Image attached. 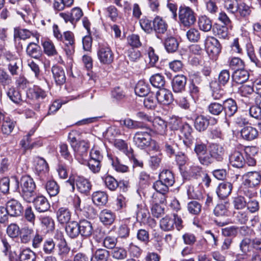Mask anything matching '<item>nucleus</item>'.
<instances>
[{
  "instance_id": "obj_1",
  "label": "nucleus",
  "mask_w": 261,
  "mask_h": 261,
  "mask_svg": "<svg viewBox=\"0 0 261 261\" xmlns=\"http://www.w3.org/2000/svg\"><path fill=\"white\" fill-rule=\"evenodd\" d=\"M17 188L20 196L28 203H31L37 195L36 186L33 178L30 175H23L19 181L15 178Z\"/></svg>"
},
{
  "instance_id": "obj_2",
  "label": "nucleus",
  "mask_w": 261,
  "mask_h": 261,
  "mask_svg": "<svg viewBox=\"0 0 261 261\" xmlns=\"http://www.w3.org/2000/svg\"><path fill=\"white\" fill-rule=\"evenodd\" d=\"M172 100V94L169 90L162 89L155 92L148 89V109L154 110L158 101L164 105H168Z\"/></svg>"
},
{
  "instance_id": "obj_3",
  "label": "nucleus",
  "mask_w": 261,
  "mask_h": 261,
  "mask_svg": "<svg viewBox=\"0 0 261 261\" xmlns=\"http://www.w3.org/2000/svg\"><path fill=\"white\" fill-rule=\"evenodd\" d=\"M178 18L181 24L186 27H190L196 22V14L189 7L180 6L178 11Z\"/></svg>"
},
{
  "instance_id": "obj_4",
  "label": "nucleus",
  "mask_w": 261,
  "mask_h": 261,
  "mask_svg": "<svg viewBox=\"0 0 261 261\" xmlns=\"http://www.w3.org/2000/svg\"><path fill=\"white\" fill-rule=\"evenodd\" d=\"M183 221L177 214H174L173 217L166 216L160 221V227L164 231H170L175 226L177 230L179 231L183 228Z\"/></svg>"
},
{
  "instance_id": "obj_5",
  "label": "nucleus",
  "mask_w": 261,
  "mask_h": 261,
  "mask_svg": "<svg viewBox=\"0 0 261 261\" xmlns=\"http://www.w3.org/2000/svg\"><path fill=\"white\" fill-rule=\"evenodd\" d=\"M97 56L102 64L110 65L114 60V54L107 44L99 43L97 50Z\"/></svg>"
},
{
  "instance_id": "obj_6",
  "label": "nucleus",
  "mask_w": 261,
  "mask_h": 261,
  "mask_svg": "<svg viewBox=\"0 0 261 261\" xmlns=\"http://www.w3.org/2000/svg\"><path fill=\"white\" fill-rule=\"evenodd\" d=\"M225 149L218 144L213 143L210 145L206 166H208L213 163L214 160L218 162H222L224 159Z\"/></svg>"
},
{
  "instance_id": "obj_7",
  "label": "nucleus",
  "mask_w": 261,
  "mask_h": 261,
  "mask_svg": "<svg viewBox=\"0 0 261 261\" xmlns=\"http://www.w3.org/2000/svg\"><path fill=\"white\" fill-rule=\"evenodd\" d=\"M90 147L89 143L85 140H82L72 148L75 153L76 159L80 163L85 164L87 163L88 151Z\"/></svg>"
},
{
  "instance_id": "obj_8",
  "label": "nucleus",
  "mask_w": 261,
  "mask_h": 261,
  "mask_svg": "<svg viewBox=\"0 0 261 261\" xmlns=\"http://www.w3.org/2000/svg\"><path fill=\"white\" fill-rule=\"evenodd\" d=\"M67 182L70 184L73 189L75 184L77 190L82 193H87L91 188V185L88 179L77 175L70 177Z\"/></svg>"
},
{
  "instance_id": "obj_9",
  "label": "nucleus",
  "mask_w": 261,
  "mask_h": 261,
  "mask_svg": "<svg viewBox=\"0 0 261 261\" xmlns=\"http://www.w3.org/2000/svg\"><path fill=\"white\" fill-rule=\"evenodd\" d=\"M167 23L162 18L156 16L152 21L148 23V33L154 31L157 34H164L168 31Z\"/></svg>"
},
{
  "instance_id": "obj_10",
  "label": "nucleus",
  "mask_w": 261,
  "mask_h": 261,
  "mask_svg": "<svg viewBox=\"0 0 261 261\" xmlns=\"http://www.w3.org/2000/svg\"><path fill=\"white\" fill-rule=\"evenodd\" d=\"M15 126V122L8 117L2 110H0V129L5 135H9Z\"/></svg>"
},
{
  "instance_id": "obj_11",
  "label": "nucleus",
  "mask_w": 261,
  "mask_h": 261,
  "mask_svg": "<svg viewBox=\"0 0 261 261\" xmlns=\"http://www.w3.org/2000/svg\"><path fill=\"white\" fill-rule=\"evenodd\" d=\"M166 128V123L160 117H155L152 118L151 115L148 116V129L159 134H163Z\"/></svg>"
},
{
  "instance_id": "obj_12",
  "label": "nucleus",
  "mask_w": 261,
  "mask_h": 261,
  "mask_svg": "<svg viewBox=\"0 0 261 261\" xmlns=\"http://www.w3.org/2000/svg\"><path fill=\"white\" fill-rule=\"evenodd\" d=\"M243 185L250 188H255L261 182V175L256 171L248 172L243 176Z\"/></svg>"
},
{
  "instance_id": "obj_13",
  "label": "nucleus",
  "mask_w": 261,
  "mask_h": 261,
  "mask_svg": "<svg viewBox=\"0 0 261 261\" xmlns=\"http://www.w3.org/2000/svg\"><path fill=\"white\" fill-rule=\"evenodd\" d=\"M194 151L196 154L200 163L206 166L208 154L207 145L200 140H197L195 144Z\"/></svg>"
},
{
  "instance_id": "obj_14",
  "label": "nucleus",
  "mask_w": 261,
  "mask_h": 261,
  "mask_svg": "<svg viewBox=\"0 0 261 261\" xmlns=\"http://www.w3.org/2000/svg\"><path fill=\"white\" fill-rule=\"evenodd\" d=\"M5 58L8 62V69L11 75H18L20 71V60L17 56L10 53H7L5 54Z\"/></svg>"
},
{
  "instance_id": "obj_15",
  "label": "nucleus",
  "mask_w": 261,
  "mask_h": 261,
  "mask_svg": "<svg viewBox=\"0 0 261 261\" xmlns=\"http://www.w3.org/2000/svg\"><path fill=\"white\" fill-rule=\"evenodd\" d=\"M9 215L11 217L20 216L23 213V207L21 203L15 199H11L6 203V207Z\"/></svg>"
},
{
  "instance_id": "obj_16",
  "label": "nucleus",
  "mask_w": 261,
  "mask_h": 261,
  "mask_svg": "<svg viewBox=\"0 0 261 261\" xmlns=\"http://www.w3.org/2000/svg\"><path fill=\"white\" fill-rule=\"evenodd\" d=\"M205 46L207 52L214 57L221 52V46L219 41L214 37L208 36L205 40Z\"/></svg>"
},
{
  "instance_id": "obj_17",
  "label": "nucleus",
  "mask_w": 261,
  "mask_h": 261,
  "mask_svg": "<svg viewBox=\"0 0 261 261\" xmlns=\"http://www.w3.org/2000/svg\"><path fill=\"white\" fill-rule=\"evenodd\" d=\"M32 202L34 203L36 210L39 213L46 212L50 207L48 200L42 195L38 196L37 195Z\"/></svg>"
},
{
  "instance_id": "obj_18",
  "label": "nucleus",
  "mask_w": 261,
  "mask_h": 261,
  "mask_svg": "<svg viewBox=\"0 0 261 261\" xmlns=\"http://www.w3.org/2000/svg\"><path fill=\"white\" fill-rule=\"evenodd\" d=\"M180 132L184 135L183 143L188 147H191L194 143V138L192 135L193 128L188 123H185L180 128Z\"/></svg>"
},
{
  "instance_id": "obj_19",
  "label": "nucleus",
  "mask_w": 261,
  "mask_h": 261,
  "mask_svg": "<svg viewBox=\"0 0 261 261\" xmlns=\"http://www.w3.org/2000/svg\"><path fill=\"white\" fill-rule=\"evenodd\" d=\"M187 77L182 74L175 76L172 81V89L174 92H182L185 90Z\"/></svg>"
},
{
  "instance_id": "obj_20",
  "label": "nucleus",
  "mask_w": 261,
  "mask_h": 261,
  "mask_svg": "<svg viewBox=\"0 0 261 261\" xmlns=\"http://www.w3.org/2000/svg\"><path fill=\"white\" fill-rule=\"evenodd\" d=\"M232 189V184L230 182L224 181L219 185L216 193L220 198L224 199L231 194Z\"/></svg>"
},
{
  "instance_id": "obj_21",
  "label": "nucleus",
  "mask_w": 261,
  "mask_h": 261,
  "mask_svg": "<svg viewBox=\"0 0 261 261\" xmlns=\"http://www.w3.org/2000/svg\"><path fill=\"white\" fill-rule=\"evenodd\" d=\"M60 239L59 240V242L57 243V248H58V255L59 257L62 259L66 258L67 257L70 248L68 246V244L65 240V239L63 237L62 235L61 234L60 236Z\"/></svg>"
},
{
  "instance_id": "obj_22",
  "label": "nucleus",
  "mask_w": 261,
  "mask_h": 261,
  "mask_svg": "<svg viewBox=\"0 0 261 261\" xmlns=\"http://www.w3.org/2000/svg\"><path fill=\"white\" fill-rule=\"evenodd\" d=\"M100 221L104 225H111L114 222L116 216L114 213L108 209H104L99 214Z\"/></svg>"
},
{
  "instance_id": "obj_23",
  "label": "nucleus",
  "mask_w": 261,
  "mask_h": 261,
  "mask_svg": "<svg viewBox=\"0 0 261 261\" xmlns=\"http://www.w3.org/2000/svg\"><path fill=\"white\" fill-rule=\"evenodd\" d=\"M58 221L62 224L69 223L71 217V212L65 207H60L56 212Z\"/></svg>"
},
{
  "instance_id": "obj_24",
  "label": "nucleus",
  "mask_w": 261,
  "mask_h": 261,
  "mask_svg": "<svg viewBox=\"0 0 261 261\" xmlns=\"http://www.w3.org/2000/svg\"><path fill=\"white\" fill-rule=\"evenodd\" d=\"M51 72L53 77L57 85H62L66 81V76L64 69L58 65L53 66Z\"/></svg>"
},
{
  "instance_id": "obj_25",
  "label": "nucleus",
  "mask_w": 261,
  "mask_h": 261,
  "mask_svg": "<svg viewBox=\"0 0 261 261\" xmlns=\"http://www.w3.org/2000/svg\"><path fill=\"white\" fill-rule=\"evenodd\" d=\"M28 96L30 98L40 102L45 98L47 94L44 90L36 86L29 89Z\"/></svg>"
},
{
  "instance_id": "obj_26",
  "label": "nucleus",
  "mask_w": 261,
  "mask_h": 261,
  "mask_svg": "<svg viewBox=\"0 0 261 261\" xmlns=\"http://www.w3.org/2000/svg\"><path fill=\"white\" fill-rule=\"evenodd\" d=\"M241 135L244 140L252 141L257 137L258 133L255 128L251 126H246L241 129Z\"/></svg>"
},
{
  "instance_id": "obj_27",
  "label": "nucleus",
  "mask_w": 261,
  "mask_h": 261,
  "mask_svg": "<svg viewBox=\"0 0 261 261\" xmlns=\"http://www.w3.org/2000/svg\"><path fill=\"white\" fill-rule=\"evenodd\" d=\"M79 223L80 234L85 237L91 236L93 232L92 223L86 219L81 220Z\"/></svg>"
},
{
  "instance_id": "obj_28",
  "label": "nucleus",
  "mask_w": 261,
  "mask_h": 261,
  "mask_svg": "<svg viewBox=\"0 0 261 261\" xmlns=\"http://www.w3.org/2000/svg\"><path fill=\"white\" fill-rule=\"evenodd\" d=\"M229 162L231 165L238 168H242L245 164V160L243 154L239 151H236L229 156Z\"/></svg>"
},
{
  "instance_id": "obj_29",
  "label": "nucleus",
  "mask_w": 261,
  "mask_h": 261,
  "mask_svg": "<svg viewBox=\"0 0 261 261\" xmlns=\"http://www.w3.org/2000/svg\"><path fill=\"white\" fill-rule=\"evenodd\" d=\"M224 111L226 116L231 117L237 111L238 107L234 100L228 98L223 102Z\"/></svg>"
},
{
  "instance_id": "obj_30",
  "label": "nucleus",
  "mask_w": 261,
  "mask_h": 261,
  "mask_svg": "<svg viewBox=\"0 0 261 261\" xmlns=\"http://www.w3.org/2000/svg\"><path fill=\"white\" fill-rule=\"evenodd\" d=\"M210 124V120L206 116L199 115L195 119L194 126L198 132L205 130Z\"/></svg>"
},
{
  "instance_id": "obj_31",
  "label": "nucleus",
  "mask_w": 261,
  "mask_h": 261,
  "mask_svg": "<svg viewBox=\"0 0 261 261\" xmlns=\"http://www.w3.org/2000/svg\"><path fill=\"white\" fill-rule=\"evenodd\" d=\"M249 76L248 72L243 68L236 69L232 76L233 81L238 84H243L246 82Z\"/></svg>"
},
{
  "instance_id": "obj_32",
  "label": "nucleus",
  "mask_w": 261,
  "mask_h": 261,
  "mask_svg": "<svg viewBox=\"0 0 261 261\" xmlns=\"http://www.w3.org/2000/svg\"><path fill=\"white\" fill-rule=\"evenodd\" d=\"M134 141L138 148L141 149H145L147 144V132H137L134 137Z\"/></svg>"
},
{
  "instance_id": "obj_33",
  "label": "nucleus",
  "mask_w": 261,
  "mask_h": 261,
  "mask_svg": "<svg viewBox=\"0 0 261 261\" xmlns=\"http://www.w3.org/2000/svg\"><path fill=\"white\" fill-rule=\"evenodd\" d=\"M159 178L163 183H166L169 187L173 186L175 178L173 173L169 170H163L159 175Z\"/></svg>"
},
{
  "instance_id": "obj_34",
  "label": "nucleus",
  "mask_w": 261,
  "mask_h": 261,
  "mask_svg": "<svg viewBox=\"0 0 261 261\" xmlns=\"http://www.w3.org/2000/svg\"><path fill=\"white\" fill-rule=\"evenodd\" d=\"M79 223L76 221H72L68 223L66 227V231L67 234L71 238H75L80 234L79 228Z\"/></svg>"
},
{
  "instance_id": "obj_35",
  "label": "nucleus",
  "mask_w": 261,
  "mask_h": 261,
  "mask_svg": "<svg viewBox=\"0 0 261 261\" xmlns=\"http://www.w3.org/2000/svg\"><path fill=\"white\" fill-rule=\"evenodd\" d=\"M213 32L214 34L219 38H228V30L226 25L215 24L213 27Z\"/></svg>"
},
{
  "instance_id": "obj_36",
  "label": "nucleus",
  "mask_w": 261,
  "mask_h": 261,
  "mask_svg": "<svg viewBox=\"0 0 261 261\" xmlns=\"http://www.w3.org/2000/svg\"><path fill=\"white\" fill-rule=\"evenodd\" d=\"M198 24L200 30L205 32L210 31L212 28V20L205 15L199 17Z\"/></svg>"
},
{
  "instance_id": "obj_37",
  "label": "nucleus",
  "mask_w": 261,
  "mask_h": 261,
  "mask_svg": "<svg viewBox=\"0 0 261 261\" xmlns=\"http://www.w3.org/2000/svg\"><path fill=\"white\" fill-rule=\"evenodd\" d=\"M92 200L97 205H104L108 202V195L103 191H97L92 194Z\"/></svg>"
},
{
  "instance_id": "obj_38",
  "label": "nucleus",
  "mask_w": 261,
  "mask_h": 261,
  "mask_svg": "<svg viewBox=\"0 0 261 261\" xmlns=\"http://www.w3.org/2000/svg\"><path fill=\"white\" fill-rule=\"evenodd\" d=\"M45 189L50 197L56 196L60 191L59 186L54 180H48L45 185Z\"/></svg>"
},
{
  "instance_id": "obj_39",
  "label": "nucleus",
  "mask_w": 261,
  "mask_h": 261,
  "mask_svg": "<svg viewBox=\"0 0 261 261\" xmlns=\"http://www.w3.org/2000/svg\"><path fill=\"white\" fill-rule=\"evenodd\" d=\"M178 42L176 38L173 37H167L164 41V46L168 53H174L178 48Z\"/></svg>"
},
{
  "instance_id": "obj_40",
  "label": "nucleus",
  "mask_w": 261,
  "mask_h": 261,
  "mask_svg": "<svg viewBox=\"0 0 261 261\" xmlns=\"http://www.w3.org/2000/svg\"><path fill=\"white\" fill-rule=\"evenodd\" d=\"M234 217L237 223L245 224L250 218V215L247 210H241L234 213Z\"/></svg>"
},
{
  "instance_id": "obj_41",
  "label": "nucleus",
  "mask_w": 261,
  "mask_h": 261,
  "mask_svg": "<svg viewBox=\"0 0 261 261\" xmlns=\"http://www.w3.org/2000/svg\"><path fill=\"white\" fill-rule=\"evenodd\" d=\"M35 170L38 174L47 172L48 166L46 161L42 158H37L35 160Z\"/></svg>"
},
{
  "instance_id": "obj_42",
  "label": "nucleus",
  "mask_w": 261,
  "mask_h": 261,
  "mask_svg": "<svg viewBox=\"0 0 261 261\" xmlns=\"http://www.w3.org/2000/svg\"><path fill=\"white\" fill-rule=\"evenodd\" d=\"M110 257V252L106 249L99 248L94 252L93 259L91 261L95 260L96 261H107Z\"/></svg>"
},
{
  "instance_id": "obj_43",
  "label": "nucleus",
  "mask_w": 261,
  "mask_h": 261,
  "mask_svg": "<svg viewBox=\"0 0 261 261\" xmlns=\"http://www.w3.org/2000/svg\"><path fill=\"white\" fill-rule=\"evenodd\" d=\"M34 230L32 228L25 227L22 229L20 236V242L23 244L30 243L32 238Z\"/></svg>"
},
{
  "instance_id": "obj_44",
  "label": "nucleus",
  "mask_w": 261,
  "mask_h": 261,
  "mask_svg": "<svg viewBox=\"0 0 261 261\" xmlns=\"http://www.w3.org/2000/svg\"><path fill=\"white\" fill-rule=\"evenodd\" d=\"M212 90V96L215 100H219L223 98L226 94V92L222 89L219 84L216 83L211 86Z\"/></svg>"
},
{
  "instance_id": "obj_45",
  "label": "nucleus",
  "mask_w": 261,
  "mask_h": 261,
  "mask_svg": "<svg viewBox=\"0 0 261 261\" xmlns=\"http://www.w3.org/2000/svg\"><path fill=\"white\" fill-rule=\"evenodd\" d=\"M7 94L10 99L15 103L19 104L22 101L19 91L14 87L9 88Z\"/></svg>"
},
{
  "instance_id": "obj_46",
  "label": "nucleus",
  "mask_w": 261,
  "mask_h": 261,
  "mask_svg": "<svg viewBox=\"0 0 261 261\" xmlns=\"http://www.w3.org/2000/svg\"><path fill=\"white\" fill-rule=\"evenodd\" d=\"M39 220L43 227H45L48 231H52L55 228V222L51 217L48 216H40Z\"/></svg>"
},
{
  "instance_id": "obj_47",
  "label": "nucleus",
  "mask_w": 261,
  "mask_h": 261,
  "mask_svg": "<svg viewBox=\"0 0 261 261\" xmlns=\"http://www.w3.org/2000/svg\"><path fill=\"white\" fill-rule=\"evenodd\" d=\"M151 84L154 87L160 88L165 85V81L163 75L159 73L152 75L149 79Z\"/></svg>"
},
{
  "instance_id": "obj_48",
  "label": "nucleus",
  "mask_w": 261,
  "mask_h": 261,
  "mask_svg": "<svg viewBox=\"0 0 261 261\" xmlns=\"http://www.w3.org/2000/svg\"><path fill=\"white\" fill-rule=\"evenodd\" d=\"M20 261H35V253L30 248L23 249L19 255Z\"/></svg>"
},
{
  "instance_id": "obj_49",
  "label": "nucleus",
  "mask_w": 261,
  "mask_h": 261,
  "mask_svg": "<svg viewBox=\"0 0 261 261\" xmlns=\"http://www.w3.org/2000/svg\"><path fill=\"white\" fill-rule=\"evenodd\" d=\"M136 94L139 97L147 96V85L144 80L138 82L135 88Z\"/></svg>"
},
{
  "instance_id": "obj_50",
  "label": "nucleus",
  "mask_w": 261,
  "mask_h": 261,
  "mask_svg": "<svg viewBox=\"0 0 261 261\" xmlns=\"http://www.w3.org/2000/svg\"><path fill=\"white\" fill-rule=\"evenodd\" d=\"M232 204L235 210H242L246 207L247 201L242 196H237L233 199Z\"/></svg>"
},
{
  "instance_id": "obj_51",
  "label": "nucleus",
  "mask_w": 261,
  "mask_h": 261,
  "mask_svg": "<svg viewBox=\"0 0 261 261\" xmlns=\"http://www.w3.org/2000/svg\"><path fill=\"white\" fill-rule=\"evenodd\" d=\"M56 243L53 239H48L44 241L43 244V251L46 254H53L55 250Z\"/></svg>"
},
{
  "instance_id": "obj_52",
  "label": "nucleus",
  "mask_w": 261,
  "mask_h": 261,
  "mask_svg": "<svg viewBox=\"0 0 261 261\" xmlns=\"http://www.w3.org/2000/svg\"><path fill=\"white\" fill-rule=\"evenodd\" d=\"M208 112L213 115H219L223 111V105L218 102H211L208 106Z\"/></svg>"
},
{
  "instance_id": "obj_53",
  "label": "nucleus",
  "mask_w": 261,
  "mask_h": 261,
  "mask_svg": "<svg viewBox=\"0 0 261 261\" xmlns=\"http://www.w3.org/2000/svg\"><path fill=\"white\" fill-rule=\"evenodd\" d=\"M37 43L31 42L28 45L27 48V54L34 58L37 59L39 57L40 54L39 49V46Z\"/></svg>"
},
{
  "instance_id": "obj_54",
  "label": "nucleus",
  "mask_w": 261,
  "mask_h": 261,
  "mask_svg": "<svg viewBox=\"0 0 261 261\" xmlns=\"http://www.w3.org/2000/svg\"><path fill=\"white\" fill-rule=\"evenodd\" d=\"M44 53L49 56H55L57 54L53 43L50 40H45L42 42Z\"/></svg>"
},
{
  "instance_id": "obj_55",
  "label": "nucleus",
  "mask_w": 261,
  "mask_h": 261,
  "mask_svg": "<svg viewBox=\"0 0 261 261\" xmlns=\"http://www.w3.org/2000/svg\"><path fill=\"white\" fill-rule=\"evenodd\" d=\"M123 124L129 129H137L145 127V124L143 123L133 120L130 118L125 119L123 121Z\"/></svg>"
},
{
  "instance_id": "obj_56",
  "label": "nucleus",
  "mask_w": 261,
  "mask_h": 261,
  "mask_svg": "<svg viewBox=\"0 0 261 261\" xmlns=\"http://www.w3.org/2000/svg\"><path fill=\"white\" fill-rule=\"evenodd\" d=\"M148 57L149 59V66H148V68H150V67L157 68L158 66L156 64L158 63L159 57L155 53L154 50L151 47H150L148 49Z\"/></svg>"
},
{
  "instance_id": "obj_57",
  "label": "nucleus",
  "mask_w": 261,
  "mask_h": 261,
  "mask_svg": "<svg viewBox=\"0 0 261 261\" xmlns=\"http://www.w3.org/2000/svg\"><path fill=\"white\" fill-rule=\"evenodd\" d=\"M239 1L226 0L224 2L225 8L229 12L234 14L238 11Z\"/></svg>"
},
{
  "instance_id": "obj_58",
  "label": "nucleus",
  "mask_w": 261,
  "mask_h": 261,
  "mask_svg": "<svg viewBox=\"0 0 261 261\" xmlns=\"http://www.w3.org/2000/svg\"><path fill=\"white\" fill-rule=\"evenodd\" d=\"M152 187L158 193L165 195L168 192L169 186L166 183H163L159 178V180L153 184Z\"/></svg>"
},
{
  "instance_id": "obj_59",
  "label": "nucleus",
  "mask_w": 261,
  "mask_h": 261,
  "mask_svg": "<svg viewBox=\"0 0 261 261\" xmlns=\"http://www.w3.org/2000/svg\"><path fill=\"white\" fill-rule=\"evenodd\" d=\"M112 256L116 259H124L127 257V252L123 248L115 247L112 251Z\"/></svg>"
},
{
  "instance_id": "obj_60",
  "label": "nucleus",
  "mask_w": 261,
  "mask_h": 261,
  "mask_svg": "<svg viewBox=\"0 0 261 261\" xmlns=\"http://www.w3.org/2000/svg\"><path fill=\"white\" fill-rule=\"evenodd\" d=\"M188 210L190 213L197 215L201 211V205L196 201H192L188 204Z\"/></svg>"
},
{
  "instance_id": "obj_61",
  "label": "nucleus",
  "mask_w": 261,
  "mask_h": 261,
  "mask_svg": "<svg viewBox=\"0 0 261 261\" xmlns=\"http://www.w3.org/2000/svg\"><path fill=\"white\" fill-rule=\"evenodd\" d=\"M106 187L111 191H115L118 187V182L112 176H107L104 178Z\"/></svg>"
},
{
  "instance_id": "obj_62",
  "label": "nucleus",
  "mask_w": 261,
  "mask_h": 261,
  "mask_svg": "<svg viewBox=\"0 0 261 261\" xmlns=\"http://www.w3.org/2000/svg\"><path fill=\"white\" fill-rule=\"evenodd\" d=\"M187 37L190 41L196 42H198L200 38V33L197 29L191 28L187 32Z\"/></svg>"
},
{
  "instance_id": "obj_63",
  "label": "nucleus",
  "mask_w": 261,
  "mask_h": 261,
  "mask_svg": "<svg viewBox=\"0 0 261 261\" xmlns=\"http://www.w3.org/2000/svg\"><path fill=\"white\" fill-rule=\"evenodd\" d=\"M117 239L115 237L108 236L102 240L103 246L107 249H111L115 248Z\"/></svg>"
},
{
  "instance_id": "obj_64",
  "label": "nucleus",
  "mask_w": 261,
  "mask_h": 261,
  "mask_svg": "<svg viewBox=\"0 0 261 261\" xmlns=\"http://www.w3.org/2000/svg\"><path fill=\"white\" fill-rule=\"evenodd\" d=\"M240 248L241 251L244 253H247L250 252L252 249L251 239L249 238H245L241 242Z\"/></svg>"
}]
</instances>
